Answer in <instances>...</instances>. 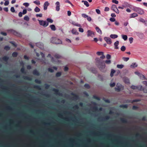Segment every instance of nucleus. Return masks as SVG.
Here are the masks:
<instances>
[{
    "instance_id": "1",
    "label": "nucleus",
    "mask_w": 147,
    "mask_h": 147,
    "mask_svg": "<svg viewBox=\"0 0 147 147\" xmlns=\"http://www.w3.org/2000/svg\"><path fill=\"white\" fill-rule=\"evenodd\" d=\"M96 63H98L99 64L98 65V67L100 69V70L102 72H104V70H103V69L105 68V65L103 61H101L99 59L97 61Z\"/></svg>"
},
{
    "instance_id": "2",
    "label": "nucleus",
    "mask_w": 147,
    "mask_h": 147,
    "mask_svg": "<svg viewBox=\"0 0 147 147\" xmlns=\"http://www.w3.org/2000/svg\"><path fill=\"white\" fill-rule=\"evenodd\" d=\"M116 86V87L115 88V90L116 92H119L124 89V87L120 83H117Z\"/></svg>"
},
{
    "instance_id": "3",
    "label": "nucleus",
    "mask_w": 147,
    "mask_h": 147,
    "mask_svg": "<svg viewBox=\"0 0 147 147\" xmlns=\"http://www.w3.org/2000/svg\"><path fill=\"white\" fill-rule=\"evenodd\" d=\"M51 42L54 44H60L61 43V41L56 38L52 37L51 39Z\"/></svg>"
},
{
    "instance_id": "4",
    "label": "nucleus",
    "mask_w": 147,
    "mask_h": 147,
    "mask_svg": "<svg viewBox=\"0 0 147 147\" xmlns=\"http://www.w3.org/2000/svg\"><path fill=\"white\" fill-rule=\"evenodd\" d=\"M134 10L136 12H138V13L140 14H143L144 13V10L142 9L139 7H134Z\"/></svg>"
},
{
    "instance_id": "5",
    "label": "nucleus",
    "mask_w": 147,
    "mask_h": 147,
    "mask_svg": "<svg viewBox=\"0 0 147 147\" xmlns=\"http://www.w3.org/2000/svg\"><path fill=\"white\" fill-rule=\"evenodd\" d=\"M39 24L44 27H46L48 25V23L46 21L41 20H38Z\"/></svg>"
},
{
    "instance_id": "6",
    "label": "nucleus",
    "mask_w": 147,
    "mask_h": 147,
    "mask_svg": "<svg viewBox=\"0 0 147 147\" xmlns=\"http://www.w3.org/2000/svg\"><path fill=\"white\" fill-rule=\"evenodd\" d=\"M135 73L139 76L140 78L142 80H147V79L145 78V76L141 74L138 71H135Z\"/></svg>"
},
{
    "instance_id": "7",
    "label": "nucleus",
    "mask_w": 147,
    "mask_h": 147,
    "mask_svg": "<svg viewBox=\"0 0 147 147\" xmlns=\"http://www.w3.org/2000/svg\"><path fill=\"white\" fill-rule=\"evenodd\" d=\"M111 9L115 12L117 13H119V11L117 8L116 6L115 5H113L111 6Z\"/></svg>"
},
{
    "instance_id": "8",
    "label": "nucleus",
    "mask_w": 147,
    "mask_h": 147,
    "mask_svg": "<svg viewBox=\"0 0 147 147\" xmlns=\"http://www.w3.org/2000/svg\"><path fill=\"white\" fill-rule=\"evenodd\" d=\"M104 40L108 44H111L112 43L111 39L108 37H105L104 38Z\"/></svg>"
},
{
    "instance_id": "9",
    "label": "nucleus",
    "mask_w": 147,
    "mask_h": 147,
    "mask_svg": "<svg viewBox=\"0 0 147 147\" xmlns=\"http://www.w3.org/2000/svg\"><path fill=\"white\" fill-rule=\"evenodd\" d=\"M50 3H49L48 1H45L43 5L44 10H46L47 9V7L49 5Z\"/></svg>"
},
{
    "instance_id": "10",
    "label": "nucleus",
    "mask_w": 147,
    "mask_h": 147,
    "mask_svg": "<svg viewBox=\"0 0 147 147\" xmlns=\"http://www.w3.org/2000/svg\"><path fill=\"white\" fill-rule=\"evenodd\" d=\"M87 36H91L93 37V36L94 35V32H93L92 31H91L90 30H88L87 31Z\"/></svg>"
},
{
    "instance_id": "11",
    "label": "nucleus",
    "mask_w": 147,
    "mask_h": 147,
    "mask_svg": "<svg viewBox=\"0 0 147 147\" xmlns=\"http://www.w3.org/2000/svg\"><path fill=\"white\" fill-rule=\"evenodd\" d=\"M56 7V10L57 11H59L60 10V3L59 1H57L55 3Z\"/></svg>"
},
{
    "instance_id": "12",
    "label": "nucleus",
    "mask_w": 147,
    "mask_h": 147,
    "mask_svg": "<svg viewBox=\"0 0 147 147\" xmlns=\"http://www.w3.org/2000/svg\"><path fill=\"white\" fill-rule=\"evenodd\" d=\"M32 74L34 75L39 76L40 75V73L36 69H35L32 71Z\"/></svg>"
},
{
    "instance_id": "13",
    "label": "nucleus",
    "mask_w": 147,
    "mask_h": 147,
    "mask_svg": "<svg viewBox=\"0 0 147 147\" xmlns=\"http://www.w3.org/2000/svg\"><path fill=\"white\" fill-rule=\"evenodd\" d=\"M144 87L141 85H139L137 86V90L140 91H143Z\"/></svg>"
},
{
    "instance_id": "14",
    "label": "nucleus",
    "mask_w": 147,
    "mask_h": 147,
    "mask_svg": "<svg viewBox=\"0 0 147 147\" xmlns=\"http://www.w3.org/2000/svg\"><path fill=\"white\" fill-rule=\"evenodd\" d=\"M71 32L73 34L75 35H78L79 33L77 32V30L75 29H73L71 30Z\"/></svg>"
},
{
    "instance_id": "15",
    "label": "nucleus",
    "mask_w": 147,
    "mask_h": 147,
    "mask_svg": "<svg viewBox=\"0 0 147 147\" xmlns=\"http://www.w3.org/2000/svg\"><path fill=\"white\" fill-rule=\"evenodd\" d=\"M119 44V42L117 40L116 42H115L114 44L115 46V48L116 49H119V47H118V46Z\"/></svg>"
},
{
    "instance_id": "16",
    "label": "nucleus",
    "mask_w": 147,
    "mask_h": 147,
    "mask_svg": "<svg viewBox=\"0 0 147 147\" xmlns=\"http://www.w3.org/2000/svg\"><path fill=\"white\" fill-rule=\"evenodd\" d=\"M95 29L96 31L100 34H102V31L98 27V26L96 27Z\"/></svg>"
},
{
    "instance_id": "17",
    "label": "nucleus",
    "mask_w": 147,
    "mask_h": 147,
    "mask_svg": "<svg viewBox=\"0 0 147 147\" xmlns=\"http://www.w3.org/2000/svg\"><path fill=\"white\" fill-rule=\"evenodd\" d=\"M140 101V100L139 99H136L132 101H131V100H127V102H131L132 103H133L134 102H139Z\"/></svg>"
},
{
    "instance_id": "18",
    "label": "nucleus",
    "mask_w": 147,
    "mask_h": 147,
    "mask_svg": "<svg viewBox=\"0 0 147 147\" xmlns=\"http://www.w3.org/2000/svg\"><path fill=\"white\" fill-rule=\"evenodd\" d=\"M138 66V65L136 64V63H133L130 65V67L132 68H134L136 67H137Z\"/></svg>"
},
{
    "instance_id": "19",
    "label": "nucleus",
    "mask_w": 147,
    "mask_h": 147,
    "mask_svg": "<svg viewBox=\"0 0 147 147\" xmlns=\"http://www.w3.org/2000/svg\"><path fill=\"white\" fill-rule=\"evenodd\" d=\"M138 16V14L136 13H134L130 14V18H134Z\"/></svg>"
},
{
    "instance_id": "20",
    "label": "nucleus",
    "mask_w": 147,
    "mask_h": 147,
    "mask_svg": "<svg viewBox=\"0 0 147 147\" xmlns=\"http://www.w3.org/2000/svg\"><path fill=\"white\" fill-rule=\"evenodd\" d=\"M71 24L76 26L79 27H81V26L80 24L76 23L74 21H72L71 22Z\"/></svg>"
},
{
    "instance_id": "21",
    "label": "nucleus",
    "mask_w": 147,
    "mask_h": 147,
    "mask_svg": "<svg viewBox=\"0 0 147 147\" xmlns=\"http://www.w3.org/2000/svg\"><path fill=\"white\" fill-rule=\"evenodd\" d=\"M53 90L54 91L56 94L59 95L60 94L59 90L58 89L53 88Z\"/></svg>"
},
{
    "instance_id": "22",
    "label": "nucleus",
    "mask_w": 147,
    "mask_h": 147,
    "mask_svg": "<svg viewBox=\"0 0 147 147\" xmlns=\"http://www.w3.org/2000/svg\"><path fill=\"white\" fill-rule=\"evenodd\" d=\"M120 121L123 123H127V120L124 118H121L120 119Z\"/></svg>"
},
{
    "instance_id": "23",
    "label": "nucleus",
    "mask_w": 147,
    "mask_h": 147,
    "mask_svg": "<svg viewBox=\"0 0 147 147\" xmlns=\"http://www.w3.org/2000/svg\"><path fill=\"white\" fill-rule=\"evenodd\" d=\"M50 27L51 30L53 31H55L56 28L55 26L54 25H51L50 26Z\"/></svg>"
},
{
    "instance_id": "24",
    "label": "nucleus",
    "mask_w": 147,
    "mask_h": 147,
    "mask_svg": "<svg viewBox=\"0 0 147 147\" xmlns=\"http://www.w3.org/2000/svg\"><path fill=\"white\" fill-rule=\"evenodd\" d=\"M82 2H83L84 5H85L86 7H88L89 6V5L87 1H82Z\"/></svg>"
},
{
    "instance_id": "25",
    "label": "nucleus",
    "mask_w": 147,
    "mask_h": 147,
    "mask_svg": "<svg viewBox=\"0 0 147 147\" xmlns=\"http://www.w3.org/2000/svg\"><path fill=\"white\" fill-rule=\"evenodd\" d=\"M9 59V58L6 56L3 57L2 58V60L5 62L7 61Z\"/></svg>"
},
{
    "instance_id": "26",
    "label": "nucleus",
    "mask_w": 147,
    "mask_h": 147,
    "mask_svg": "<svg viewBox=\"0 0 147 147\" xmlns=\"http://www.w3.org/2000/svg\"><path fill=\"white\" fill-rule=\"evenodd\" d=\"M110 37L112 38L115 39L118 37V36L116 34H111Z\"/></svg>"
},
{
    "instance_id": "27",
    "label": "nucleus",
    "mask_w": 147,
    "mask_h": 147,
    "mask_svg": "<svg viewBox=\"0 0 147 147\" xmlns=\"http://www.w3.org/2000/svg\"><path fill=\"white\" fill-rule=\"evenodd\" d=\"M72 95L73 96V97L75 99L77 100L78 99L79 97L78 95L74 93L72 94Z\"/></svg>"
},
{
    "instance_id": "28",
    "label": "nucleus",
    "mask_w": 147,
    "mask_h": 147,
    "mask_svg": "<svg viewBox=\"0 0 147 147\" xmlns=\"http://www.w3.org/2000/svg\"><path fill=\"white\" fill-rule=\"evenodd\" d=\"M23 78L25 80H31L32 78L28 76H24L23 77Z\"/></svg>"
},
{
    "instance_id": "29",
    "label": "nucleus",
    "mask_w": 147,
    "mask_h": 147,
    "mask_svg": "<svg viewBox=\"0 0 147 147\" xmlns=\"http://www.w3.org/2000/svg\"><path fill=\"white\" fill-rule=\"evenodd\" d=\"M18 55V53L17 52H14L12 53V56L13 57H17Z\"/></svg>"
},
{
    "instance_id": "30",
    "label": "nucleus",
    "mask_w": 147,
    "mask_h": 147,
    "mask_svg": "<svg viewBox=\"0 0 147 147\" xmlns=\"http://www.w3.org/2000/svg\"><path fill=\"white\" fill-rule=\"evenodd\" d=\"M54 56L55 58L57 59H60L61 57V56L60 55L57 54H55Z\"/></svg>"
},
{
    "instance_id": "31",
    "label": "nucleus",
    "mask_w": 147,
    "mask_h": 147,
    "mask_svg": "<svg viewBox=\"0 0 147 147\" xmlns=\"http://www.w3.org/2000/svg\"><path fill=\"white\" fill-rule=\"evenodd\" d=\"M20 71L23 74H25L26 73L25 69L23 67L21 69Z\"/></svg>"
},
{
    "instance_id": "32",
    "label": "nucleus",
    "mask_w": 147,
    "mask_h": 147,
    "mask_svg": "<svg viewBox=\"0 0 147 147\" xmlns=\"http://www.w3.org/2000/svg\"><path fill=\"white\" fill-rule=\"evenodd\" d=\"M34 11L36 12H38L40 11V9L38 7H36L34 9Z\"/></svg>"
},
{
    "instance_id": "33",
    "label": "nucleus",
    "mask_w": 147,
    "mask_h": 147,
    "mask_svg": "<svg viewBox=\"0 0 147 147\" xmlns=\"http://www.w3.org/2000/svg\"><path fill=\"white\" fill-rule=\"evenodd\" d=\"M33 3L38 5H39L40 4V2L38 0H36L34 1Z\"/></svg>"
},
{
    "instance_id": "34",
    "label": "nucleus",
    "mask_w": 147,
    "mask_h": 147,
    "mask_svg": "<svg viewBox=\"0 0 147 147\" xmlns=\"http://www.w3.org/2000/svg\"><path fill=\"white\" fill-rule=\"evenodd\" d=\"M122 38L124 40H127V37L126 35H122Z\"/></svg>"
},
{
    "instance_id": "35",
    "label": "nucleus",
    "mask_w": 147,
    "mask_h": 147,
    "mask_svg": "<svg viewBox=\"0 0 147 147\" xmlns=\"http://www.w3.org/2000/svg\"><path fill=\"white\" fill-rule=\"evenodd\" d=\"M115 72V70L113 69H111L110 74V76L111 77H112L113 76V74Z\"/></svg>"
},
{
    "instance_id": "36",
    "label": "nucleus",
    "mask_w": 147,
    "mask_h": 147,
    "mask_svg": "<svg viewBox=\"0 0 147 147\" xmlns=\"http://www.w3.org/2000/svg\"><path fill=\"white\" fill-rule=\"evenodd\" d=\"M124 82L126 84H129V80L127 78H125L124 79Z\"/></svg>"
},
{
    "instance_id": "37",
    "label": "nucleus",
    "mask_w": 147,
    "mask_h": 147,
    "mask_svg": "<svg viewBox=\"0 0 147 147\" xmlns=\"http://www.w3.org/2000/svg\"><path fill=\"white\" fill-rule=\"evenodd\" d=\"M35 82L37 84H40L41 83V81L38 79H36L35 80Z\"/></svg>"
},
{
    "instance_id": "38",
    "label": "nucleus",
    "mask_w": 147,
    "mask_h": 147,
    "mask_svg": "<svg viewBox=\"0 0 147 147\" xmlns=\"http://www.w3.org/2000/svg\"><path fill=\"white\" fill-rule=\"evenodd\" d=\"M4 49L6 51H8L10 49V47L8 46H6L4 47Z\"/></svg>"
},
{
    "instance_id": "39",
    "label": "nucleus",
    "mask_w": 147,
    "mask_h": 147,
    "mask_svg": "<svg viewBox=\"0 0 147 147\" xmlns=\"http://www.w3.org/2000/svg\"><path fill=\"white\" fill-rule=\"evenodd\" d=\"M61 75V72H57L55 75V76L56 77H59Z\"/></svg>"
},
{
    "instance_id": "40",
    "label": "nucleus",
    "mask_w": 147,
    "mask_h": 147,
    "mask_svg": "<svg viewBox=\"0 0 147 147\" xmlns=\"http://www.w3.org/2000/svg\"><path fill=\"white\" fill-rule=\"evenodd\" d=\"M124 67V66L123 65L121 64V65H117V67L119 69H122V68Z\"/></svg>"
},
{
    "instance_id": "41",
    "label": "nucleus",
    "mask_w": 147,
    "mask_h": 147,
    "mask_svg": "<svg viewBox=\"0 0 147 147\" xmlns=\"http://www.w3.org/2000/svg\"><path fill=\"white\" fill-rule=\"evenodd\" d=\"M24 20L27 21H28L29 20V18L28 16H26L24 18Z\"/></svg>"
},
{
    "instance_id": "42",
    "label": "nucleus",
    "mask_w": 147,
    "mask_h": 147,
    "mask_svg": "<svg viewBox=\"0 0 147 147\" xmlns=\"http://www.w3.org/2000/svg\"><path fill=\"white\" fill-rule=\"evenodd\" d=\"M143 89V91L145 93H147V86H145V87Z\"/></svg>"
},
{
    "instance_id": "43",
    "label": "nucleus",
    "mask_w": 147,
    "mask_h": 147,
    "mask_svg": "<svg viewBox=\"0 0 147 147\" xmlns=\"http://www.w3.org/2000/svg\"><path fill=\"white\" fill-rule=\"evenodd\" d=\"M47 22L48 23L50 22L51 23H52L53 22V20L50 18H48L47 19Z\"/></svg>"
},
{
    "instance_id": "44",
    "label": "nucleus",
    "mask_w": 147,
    "mask_h": 147,
    "mask_svg": "<svg viewBox=\"0 0 147 147\" xmlns=\"http://www.w3.org/2000/svg\"><path fill=\"white\" fill-rule=\"evenodd\" d=\"M126 48L125 46H122L121 48V50L122 51H124L125 50Z\"/></svg>"
},
{
    "instance_id": "45",
    "label": "nucleus",
    "mask_w": 147,
    "mask_h": 147,
    "mask_svg": "<svg viewBox=\"0 0 147 147\" xmlns=\"http://www.w3.org/2000/svg\"><path fill=\"white\" fill-rule=\"evenodd\" d=\"M84 87L87 89H89L90 88V85L88 84H85L84 85Z\"/></svg>"
},
{
    "instance_id": "46",
    "label": "nucleus",
    "mask_w": 147,
    "mask_h": 147,
    "mask_svg": "<svg viewBox=\"0 0 147 147\" xmlns=\"http://www.w3.org/2000/svg\"><path fill=\"white\" fill-rule=\"evenodd\" d=\"M125 61H127L129 59V57H123L122 58Z\"/></svg>"
},
{
    "instance_id": "47",
    "label": "nucleus",
    "mask_w": 147,
    "mask_h": 147,
    "mask_svg": "<svg viewBox=\"0 0 147 147\" xmlns=\"http://www.w3.org/2000/svg\"><path fill=\"white\" fill-rule=\"evenodd\" d=\"M34 88L38 90L41 89L40 87L38 85H35L34 86Z\"/></svg>"
},
{
    "instance_id": "48",
    "label": "nucleus",
    "mask_w": 147,
    "mask_h": 147,
    "mask_svg": "<svg viewBox=\"0 0 147 147\" xmlns=\"http://www.w3.org/2000/svg\"><path fill=\"white\" fill-rule=\"evenodd\" d=\"M120 106L122 107L125 108H127L128 107V105L127 104L122 105Z\"/></svg>"
},
{
    "instance_id": "49",
    "label": "nucleus",
    "mask_w": 147,
    "mask_h": 147,
    "mask_svg": "<svg viewBox=\"0 0 147 147\" xmlns=\"http://www.w3.org/2000/svg\"><path fill=\"white\" fill-rule=\"evenodd\" d=\"M82 16L84 18H87V17H88V15L84 13L82 14Z\"/></svg>"
},
{
    "instance_id": "50",
    "label": "nucleus",
    "mask_w": 147,
    "mask_h": 147,
    "mask_svg": "<svg viewBox=\"0 0 147 147\" xmlns=\"http://www.w3.org/2000/svg\"><path fill=\"white\" fill-rule=\"evenodd\" d=\"M129 41L130 42V43L131 44L133 42V38L132 37H130L129 38Z\"/></svg>"
},
{
    "instance_id": "51",
    "label": "nucleus",
    "mask_w": 147,
    "mask_h": 147,
    "mask_svg": "<svg viewBox=\"0 0 147 147\" xmlns=\"http://www.w3.org/2000/svg\"><path fill=\"white\" fill-rule=\"evenodd\" d=\"M115 85V82H113V83H111L110 84V87H114Z\"/></svg>"
},
{
    "instance_id": "52",
    "label": "nucleus",
    "mask_w": 147,
    "mask_h": 147,
    "mask_svg": "<svg viewBox=\"0 0 147 147\" xmlns=\"http://www.w3.org/2000/svg\"><path fill=\"white\" fill-rule=\"evenodd\" d=\"M112 2L113 3H115L117 4H118L119 3L118 1H117V0H112Z\"/></svg>"
},
{
    "instance_id": "53",
    "label": "nucleus",
    "mask_w": 147,
    "mask_h": 147,
    "mask_svg": "<svg viewBox=\"0 0 147 147\" xmlns=\"http://www.w3.org/2000/svg\"><path fill=\"white\" fill-rule=\"evenodd\" d=\"M48 71L51 73H53L54 71V70L51 68H48Z\"/></svg>"
},
{
    "instance_id": "54",
    "label": "nucleus",
    "mask_w": 147,
    "mask_h": 147,
    "mask_svg": "<svg viewBox=\"0 0 147 147\" xmlns=\"http://www.w3.org/2000/svg\"><path fill=\"white\" fill-rule=\"evenodd\" d=\"M139 21L143 23H145V22H146V21L143 18H141L139 19Z\"/></svg>"
},
{
    "instance_id": "55",
    "label": "nucleus",
    "mask_w": 147,
    "mask_h": 147,
    "mask_svg": "<svg viewBox=\"0 0 147 147\" xmlns=\"http://www.w3.org/2000/svg\"><path fill=\"white\" fill-rule=\"evenodd\" d=\"M131 88L133 89L137 90V86L132 85L131 86Z\"/></svg>"
},
{
    "instance_id": "56",
    "label": "nucleus",
    "mask_w": 147,
    "mask_h": 147,
    "mask_svg": "<svg viewBox=\"0 0 147 147\" xmlns=\"http://www.w3.org/2000/svg\"><path fill=\"white\" fill-rule=\"evenodd\" d=\"M81 27H80L79 28V31L81 32H84V30Z\"/></svg>"
},
{
    "instance_id": "57",
    "label": "nucleus",
    "mask_w": 147,
    "mask_h": 147,
    "mask_svg": "<svg viewBox=\"0 0 147 147\" xmlns=\"http://www.w3.org/2000/svg\"><path fill=\"white\" fill-rule=\"evenodd\" d=\"M103 53L102 52H97L96 53V54L99 56L102 55V54H103Z\"/></svg>"
},
{
    "instance_id": "58",
    "label": "nucleus",
    "mask_w": 147,
    "mask_h": 147,
    "mask_svg": "<svg viewBox=\"0 0 147 147\" xmlns=\"http://www.w3.org/2000/svg\"><path fill=\"white\" fill-rule=\"evenodd\" d=\"M110 20L111 22H114L115 21V19L114 18H110Z\"/></svg>"
},
{
    "instance_id": "59",
    "label": "nucleus",
    "mask_w": 147,
    "mask_h": 147,
    "mask_svg": "<svg viewBox=\"0 0 147 147\" xmlns=\"http://www.w3.org/2000/svg\"><path fill=\"white\" fill-rule=\"evenodd\" d=\"M9 4V2L8 1V0H7L5 1L4 3V5L5 6Z\"/></svg>"
},
{
    "instance_id": "60",
    "label": "nucleus",
    "mask_w": 147,
    "mask_h": 147,
    "mask_svg": "<svg viewBox=\"0 0 147 147\" xmlns=\"http://www.w3.org/2000/svg\"><path fill=\"white\" fill-rule=\"evenodd\" d=\"M10 43L12 44V45L15 47H16L17 46V45L16 44L14 43L13 42V41H11L10 42Z\"/></svg>"
},
{
    "instance_id": "61",
    "label": "nucleus",
    "mask_w": 147,
    "mask_h": 147,
    "mask_svg": "<svg viewBox=\"0 0 147 147\" xmlns=\"http://www.w3.org/2000/svg\"><path fill=\"white\" fill-rule=\"evenodd\" d=\"M105 62L107 64H110L111 63V61L110 60H106L105 61Z\"/></svg>"
},
{
    "instance_id": "62",
    "label": "nucleus",
    "mask_w": 147,
    "mask_h": 147,
    "mask_svg": "<svg viewBox=\"0 0 147 147\" xmlns=\"http://www.w3.org/2000/svg\"><path fill=\"white\" fill-rule=\"evenodd\" d=\"M23 5L25 6L26 7H28L29 5V4L28 3H24Z\"/></svg>"
},
{
    "instance_id": "63",
    "label": "nucleus",
    "mask_w": 147,
    "mask_h": 147,
    "mask_svg": "<svg viewBox=\"0 0 147 147\" xmlns=\"http://www.w3.org/2000/svg\"><path fill=\"white\" fill-rule=\"evenodd\" d=\"M10 10L12 12H14L15 11L14 8L13 7H11L10 9Z\"/></svg>"
},
{
    "instance_id": "64",
    "label": "nucleus",
    "mask_w": 147,
    "mask_h": 147,
    "mask_svg": "<svg viewBox=\"0 0 147 147\" xmlns=\"http://www.w3.org/2000/svg\"><path fill=\"white\" fill-rule=\"evenodd\" d=\"M142 83L145 85V86H147V81H143L142 82Z\"/></svg>"
}]
</instances>
